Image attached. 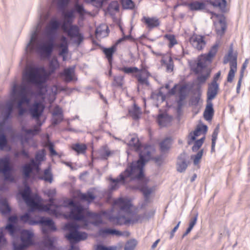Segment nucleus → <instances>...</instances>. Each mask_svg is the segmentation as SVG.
Here are the masks:
<instances>
[{"mask_svg": "<svg viewBox=\"0 0 250 250\" xmlns=\"http://www.w3.org/2000/svg\"><path fill=\"white\" fill-rule=\"evenodd\" d=\"M100 233L101 235H104V234H112L117 236H121L123 233L121 231L117 230L116 229H100Z\"/></svg>", "mask_w": 250, "mask_h": 250, "instance_id": "obj_45", "label": "nucleus"}, {"mask_svg": "<svg viewBox=\"0 0 250 250\" xmlns=\"http://www.w3.org/2000/svg\"><path fill=\"white\" fill-rule=\"evenodd\" d=\"M108 28L105 24H102L97 27L95 35L97 38H103L107 36Z\"/></svg>", "mask_w": 250, "mask_h": 250, "instance_id": "obj_30", "label": "nucleus"}, {"mask_svg": "<svg viewBox=\"0 0 250 250\" xmlns=\"http://www.w3.org/2000/svg\"><path fill=\"white\" fill-rule=\"evenodd\" d=\"M208 127L206 125H199L197 126L196 129L194 131L191 132L188 136V144L191 145L196 138L201 134L204 135L207 131Z\"/></svg>", "mask_w": 250, "mask_h": 250, "instance_id": "obj_17", "label": "nucleus"}, {"mask_svg": "<svg viewBox=\"0 0 250 250\" xmlns=\"http://www.w3.org/2000/svg\"><path fill=\"white\" fill-rule=\"evenodd\" d=\"M227 25L224 18L220 19L218 22L215 23L216 32L218 35L222 36L224 34Z\"/></svg>", "mask_w": 250, "mask_h": 250, "instance_id": "obj_31", "label": "nucleus"}, {"mask_svg": "<svg viewBox=\"0 0 250 250\" xmlns=\"http://www.w3.org/2000/svg\"><path fill=\"white\" fill-rule=\"evenodd\" d=\"M84 39L83 36L82 34L80 33L79 35L74 37L73 39H71L73 42L76 44L77 46L80 45V44L83 42Z\"/></svg>", "mask_w": 250, "mask_h": 250, "instance_id": "obj_59", "label": "nucleus"}, {"mask_svg": "<svg viewBox=\"0 0 250 250\" xmlns=\"http://www.w3.org/2000/svg\"><path fill=\"white\" fill-rule=\"evenodd\" d=\"M237 54L233 53V49L230 47L228 54L225 56L223 60L224 64L229 63L230 69L227 77V81L229 83L232 82L237 71Z\"/></svg>", "mask_w": 250, "mask_h": 250, "instance_id": "obj_8", "label": "nucleus"}, {"mask_svg": "<svg viewBox=\"0 0 250 250\" xmlns=\"http://www.w3.org/2000/svg\"><path fill=\"white\" fill-rule=\"evenodd\" d=\"M213 105L211 102L208 101V104L206 107L204 117L206 120H210L213 115Z\"/></svg>", "mask_w": 250, "mask_h": 250, "instance_id": "obj_34", "label": "nucleus"}, {"mask_svg": "<svg viewBox=\"0 0 250 250\" xmlns=\"http://www.w3.org/2000/svg\"><path fill=\"white\" fill-rule=\"evenodd\" d=\"M11 208L8 204L6 199L1 198L0 199V212L2 214H5L10 213Z\"/></svg>", "mask_w": 250, "mask_h": 250, "instance_id": "obj_37", "label": "nucleus"}, {"mask_svg": "<svg viewBox=\"0 0 250 250\" xmlns=\"http://www.w3.org/2000/svg\"><path fill=\"white\" fill-rule=\"evenodd\" d=\"M164 38L166 39L169 42L168 47H172L174 45L177 44V41L175 38V36L172 34H166Z\"/></svg>", "mask_w": 250, "mask_h": 250, "instance_id": "obj_47", "label": "nucleus"}, {"mask_svg": "<svg viewBox=\"0 0 250 250\" xmlns=\"http://www.w3.org/2000/svg\"><path fill=\"white\" fill-rule=\"evenodd\" d=\"M128 112L129 115L134 120L139 119L141 114L140 108L136 104H134L132 108L129 110Z\"/></svg>", "mask_w": 250, "mask_h": 250, "instance_id": "obj_39", "label": "nucleus"}, {"mask_svg": "<svg viewBox=\"0 0 250 250\" xmlns=\"http://www.w3.org/2000/svg\"><path fill=\"white\" fill-rule=\"evenodd\" d=\"M219 44L216 43L213 45L207 54H204L200 56L198 61H202L204 64H207V61H210L216 55L218 48Z\"/></svg>", "mask_w": 250, "mask_h": 250, "instance_id": "obj_23", "label": "nucleus"}, {"mask_svg": "<svg viewBox=\"0 0 250 250\" xmlns=\"http://www.w3.org/2000/svg\"><path fill=\"white\" fill-rule=\"evenodd\" d=\"M203 150H200L195 155H192L191 158L193 159V163L197 165L200 162V161L203 156Z\"/></svg>", "mask_w": 250, "mask_h": 250, "instance_id": "obj_54", "label": "nucleus"}, {"mask_svg": "<svg viewBox=\"0 0 250 250\" xmlns=\"http://www.w3.org/2000/svg\"><path fill=\"white\" fill-rule=\"evenodd\" d=\"M120 71H122L126 74H131L137 73L139 71V69L136 67H124L119 68Z\"/></svg>", "mask_w": 250, "mask_h": 250, "instance_id": "obj_51", "label": "nucleus"}, {"mask_svg": "<svg viewBox=\"0 0 250 250\" xmlns=\"http://www.w3.org/2000/svg\"><path fill=\"white\" fill-rule=\"evenodd\" d=\"M14 102L13 101H9L6 102L5 105L3 107L1 115L2 116V121L0 122V150H2L6 146L7 144V139L4 134V132L6 130V124L8 119L10 117L11 114L13 111Z\"/></svg>", "mask_w": 250, "mask_h": 250, "instance_id": "obj_6", "label": "nucleus"}, {"mask_svg": "<svg viewBox=\"0 0 250 250\" xmlns=\"http://www.w3.org/2000/svg\"><path fill=\"white\" fill-rule=\"evenodd\" d=\"M60 26V22L57 21H52L50 22L49 27L52 30H56Z\"/></svg>", "mask_w": 250, "mask_h": 250, "instance_id": "obj_62", "label": "nucleus"}, {"mask_svg": "<svg viewBox=\"0 0 250 250\" xmlns=\"http://www.w3.org/2000/svg\"><path fill=\"white\" fill-rule=\"evenodd\" d=\"M124 83V78L121 75L114 77V81L112 84L113 86L122 87Z\"/></svg>", "mask_w": 250, "mask_h": 250, "instance_id": "obj_49", "label": "nucleus"}, {"mask_svg": "<svg viewBox=\"0 0 250 250\" xmlns=\"http://www.w3.org/2000/svg\"><path fill=\"white\" fill-rule=\"evenodd\" d=\"M56 230V228L54 222L51 219L48 218V231L49 230L55 231Z\"/></svg>", "mask_w": 250, "mask_h": 250, "instance_id": "obj_63", "label": "nucleus"}, {"mask_svg": "<svg viewBox=\"0 0 250 250\" xmlns=\"http://www.w3.org/2000/svg\"><path fill=\"white\" fill-rule=\"evenodd\" d=\"M189 9L192 11H200L206 8V4L201 1H193L188 4Z\"/></svg>", "mask_w": 250, "mask_h": 250, "instance_id": "obj_33", "label": "nucleus"}, {"mask_svg": "<svg viewBox=\"0 0 250 250\" xmlns=\"http://www.w3.org/2000/svg\"><path fill=\"white\" fill-rule=\"evenodd\" d=\"M48 250H63L61 247H57L54 242L52 240L51 238L48 235ZM69 250H77V248L73 245L71 246V248Z\"/></svg>", "mask_w": 250, "mask_h": 250, "instance_id": "obj_40", "label": "nucleus"}, {"mask_svg": "<svg viewBox=\"0 0 250 250\" xmlns=\"http://www.w3.org/2000/svg\"><path fill=\"white\" fill-rule=\"evenodd\" d=\"M149 75V73L146 70H142L141 74L137 75L136 77L139 83L141 84H148L147 77Z\"/></svg>", "mask_w": 250, "mask_h": 250, "instance_id": "obj_41", "label": "nucleus"}, {"mask_svg": "<svg viewBox=\"0 0 250 250\" xmlns=\"http://www.w3.org/2000/svg\"><path fill=\"white\" fill-rule=\"evenodd\" d=\"M116 246L105 247L104 246L99 245L97 246L96 250H117Z\"/></svg>", "mask_w": 250, "mask_h": 250, "instance_id": "obj_61", "label": "nucleus"}, {"mask_svg": "<svg viewBox=\"0 0 250 250\" xmlns=\"http://www.w3.org/2000/svg\"><path fill=\"white\" fill-rule=\"evenodd\" d=\"M79 226L75 222L68 223L65 225L63 229L68 231L65 237L70 242H79L86 239L87 235L86 233L78 231Z\"/></svg>", "mask_w": 250, "mask_h": 250, "instance_id": "obj_7", "label": "nucleus"}, {"mask_svg": "<svg viewBox=\"0 0 250 250\" xmlns=\"http://www.w3.org/2000/svg\"><path fill=\"white\" fill-rule=\"evenodd\" d=\"M171 144L172 141L170 138L165 139L160 144L161 151L163 152L167 151L170 148Z\"/></svg>", "mask_w": 250, "mask_h": 250, "instance_id": "obj_46", "label": "nucleus"}, {"mask_svg": "<svg viewBox=\"0 0 250 250\" xmlns=\"http://www.w3.org/2000/svg\"><path fill=\"white\" fill-rule=\"evenodd\" d=\"M39 12L40 19L36 29L31 32L26 51L35 53L43 60L47 58V12L45 9Z\"/></svg>", "mask_w": 250, "mask_h": 250, "instance_id": "obj_2", "label": "nucleus"}, {"mask_svg": "<svg viewBox=\"0 0 250 250\" xmlns=\"http://www.w3.org/2000/svg\"><path fill=\"white\" fill-rule=\"evenodd\" d=\"M66 87L58 86L54 85L49 88H48V103H52L56 99L58 92L61 91H65Z\"/></svg>", "mask_w": 250, "mask_h": 250, "instance_id": "obj_24", "label": "nucleus"}, {"mask_svg": "<svg viewBox=\"0 0 250 250\" xmlns=\"http://www.w3.org/2000/svg\"><path fill=\"white\" fill-rule=\"evenodd\" d=\"M5 229L9 232L11 235H13L15 232V228L12 224H8L5 227Z\"/></svg>", "mask_w": 250, "mask_h": 250, "instance_id": "obj_64", "label": "nucleus"}, {"mask_svg": "<svg viewBox=\"0 0 250 250\" xmlns=\"http://www.w3.org/2000/svg\"><path fill=\"white\" fill-rule=\"evenodd\" d=\"M205 139V137L204 136L201 139L195 142L192 148L193 151H196L200 148L204 143Z\"/></svg>", "mask_w": 250, "mask_h": 250, "instance_id": "obj_53", "label": "nucleus"}, {"mask_svg": "<svg viewBox=\"0 0 250 250\" xmlns=\"http://www.w3.org/2000/svg\"><path fill=\"white\" fill-rule=\"evenodd\" d=\"M33 211H29V208L27 212L20 217V220L23 223H28L31 225L38 224L41 225L42 232L44 234V236L45 237L47 234V218H42L39 221H34L32 219L30 215V213Z\"/></svg>", "mask_w": 250, "mask_h": 250, "instance_id": "obj_12", "label": "nucleus"}, {"mask_svg": "<svg viewBox=\"0 0 250 250\" xmlns=\"http://www.w3.org/2000/svg\"><path fill=\"white\" fill-rule=\"evenodd\" d=\"M79 197L82 201L90 203L95 199L96 195L93 190H89L85 193H80Z\"/></svg>", "mask_w": 250, "mask_h": 250, "instance_id": "obj_29", "label": "nucleus"}, {"mask_svg": "<svg viewBox=\"0 0 250 250\" xmlns=\"http://www.w3.org/2000/svg\"><path fill=\"white\" fill-rule=\"evenodd\" d=\"M23 77L28 83L40 86L47 80V71L42 66H30L27 68Z\"/></svg>", "mask_w": 250, "mask_h": 250, "instance_id": "obj_4", "label": "nucleus"}, {"mask_svg": "<svg viewBox=\"0 0 250 250\" xmlns=\"http://www.w3.org/2000/svg\"><path fill=\"white\" fill-rule=\"evenodd\" d=\"M32 93L30 88L27 86H21L18 90V95L20 98L17 106H22L23 104H29L30 99L28 96Z\"/></svg>", "mask_w": 250, "mask_h": 250, "instance_id": "obj_14", "label": "nucleus"}, {"mask_svg": "<svg viewBox=\"0 0 250 250\" xmlns=\"http://www.w3.org/2000/svg\"><path fill=\"white\" fill-rule=\"evenodd\" d=\"M33 236L34 234L32 231L29 230H22L21 236L22 244L17 245L14 243V250H24L25 248L33 245Z\"/></svg>", "mask_w": 250, "mask_h": 250, "instance_id": "obj_11", "label": "nucleus"}, {"mask_svg": "<svg viewBox=\"0 0 250 250\" xmlns=\"http://www.w3.org/2000/svg\"><path fill=\"white\" fill-rule=\"evenodd\" d=\"M193 71L198 76L197 81L199 84L205 83L210 75V71L207 67V64H204L202 61H197V62L192 68Z\"/></svg>", "mask_w": 250, "mask_h": 250, "instance_id": "obj_10", "label": "nucleus"}, {"mask_svg": "<svg viewBox=\"0 0 250 250\" xmlns=\"http://www.w3.org/2000/svg\"><path fill=\"white\" fill-rule=\"evenodd\" d=\"M137 245V242L135 240L128 241L125 245V250H134Z\"/></svg>", "mask_w": 250, "mask_h": 250, "instance_id": "obj_57", "label": "nucleus"}, {"mask_svg": "<svg viewBox=\"0 0 250 250\" xmlns=\"http://www.w3.org/2000/svg\"><path fill=\"white\" fill-rule=\"evenodd\" d=\"M98 156L102 159H107L111 156L113 153V151H111L107 146H102L98 150Z\"/></svg>", "mask_w": 250, "mask_h": 250, "instance_id": "obj_32", "label": "nucleus"}, {"mask_svg": "<svg viewBox=\"0 0 250 250\" xmlns=\"http://www.w3.org/2000/svg\"><path fill=\"white\" fill-rule=\"evenodd\" d=\"M189 42L192 46L198 50H202L206 44L204 37L198 35H193L191 36Z\"/></svg>", "mask_w": 250, "mask_h": 250, "instance_id": "obj_18", "label": "nucleus"}, {"mask_svg": "<svg viewBox=\"0 0 250 250\" xmlns=\"http://www.w3.org/2000/svg\"><path fill=\"white\" fill-rule=\"evenodd\" d=\"M60 75L65 83L76 80L75 76V67L65 68L62 72L60 73Z\"/></svg>", "mask_w": 250, "mask_h": 250, "instance_id": "obj_21", "label": "nucleus"}, {"mask_svg": "<svg viewBox=\"0 0 250 250\" xmlns=\"http://www.w3.org/2000/svg\"><path fill=\"white\" fill-rule=\"evenodd\" d=\"M48 150L49 151V156L53 159L54 157H58L61 158L63 154L62 152H57L54 149V144L48 139ZM53 160V159H52Z\"/></svg>", "mask_w": 250, "mask_h": 250, "instance_id": "obj_35", "label": "nucleus"}, {"mask_svg": "<svg viewBox=\"0 0 250 250\" xmlns=\"http://www.w3.org/2000/svg\"><path fill=\"white\" fill-rule=\"evenodd\" d=\"M71 148L78 154H84L85 152L87 147L83 144L77 143L72 145Z\"/></svg>", "mask_w": 250, "mask_h": 250, "instance_id": "obj_42", "label": "nucleus"}, {"mask_svg": "<svg viewBox=\"0 0 250 250\" xmlns=\"http://www.w3.org/2000/svg\"><path fill=\"white\" fill-rule=\"evenodd\" d=\"M116 51V46L113 45L110 48H104L103 49V52L106 56L108 62L111 63L112 60V56L113 53Z\"/></svg>", "mask_w": 250, "mask_h": 250, "instance_id": "obj_43", "label": "nucleus"}, {"mask_svg": "<svg viewBox=\"0 0 250 250\" xmlns=\"http://www.w3.org/2000/svg\"><path fill=\"white\" fill-rule=\"evenodd\" d=\"M31 190L28 186H25L21 193V196L30 211H47V205H42V198L38 195H30Z\"/></svg>", "mask_w": 250, "mask_h": 250, "instance_id": "obj_5", "label": "nucleus"}, {"mask_svg": "<svg viewBox=\"0 0 250 250\" xmlns=\"http://www.w3.org/2000/svg\"><path fill=\"white\" fill-rule=\"evenodd\" d=\"M122 6L125 9H133L135 4L132 0H122Z\"/></svg>", "mask_w": 250, "mask_h": 250, "instance_id": "obj_52", "label": "nucleus"}, {"mask_svg": "<svg viewBox=\"0 0 250 250\" xmlns=\"http://www.w3.org/2000/svg\"><path fill=\"white\" fill-rule=\"evenodd\" d=\"M162 61L165 64L167 72H171L173 71L174 65L171 57H168V62H167V61L164 60H162Z\"/></svg>", "mask_w": 250, "mask_h": 250, "instance_id": "obj_50", "label": "nucleus"}, {"mask_svg": "<svg viewBox=\"0 0 250 250\" xmlns=\"http://www.w3.org/2000/svg\"><path fill=\"white\" fill-rule=\"evenodd\" d=\"M136 217L135 219H132L131 221L134 222H142L146 218V214H136Z\"/></svg>", "mask_w": 250, "mask_h": 250, "instance_id": "obj_60", "label": "nucleus"}, {"mask_svg": "<svg viewBox=\"0 0 250 250\" xmlns=\"http://www.w3.org/2000/svg\"><path fill=\"white\" fill-rule=\"evenodd\" d=\"M67 204L72 207L69 214L70 218L75 220L85 221V217L83 215V207L81 205H76L72 200H68Z\"/></svg>", "mask_w": 250, "mask_h": 250, "instance_id": "obj_13", "label": "nucleus"}, {"mask_svg": "<svg viewBox=\"0 0 250 250\" xmlns=\"http://www.w3.org/2000/svg\"><path fill=\"white\" fill-rule=\"evenodd\" d=\"M61 28L63 31L66 33L67 36L71 39H73L74 37L79 35L80 33L79 28L76 25H66V24H62Z\"/></svg>", "mask_w": 250, "mask_h": 250, "instance_id": "obj_19", "label": "nucleus"}, {"mask_svg": "<svg viewBox=\"0 0 250 250\" xmlns=\"http://www.w3.org/2000/svg\"><path fill=\"white\" fill-rule=\"evenodd\" d=\"M141 21L145 24L146 28L150 30L158 28L161 24L160 19L157 17L144 16Z\"/></svg>", "mask_w": 250, "mask_h": 250, "instance_id": "obj_16", "label": "nucleus"}, {"mask_svg": "<svg viewBox=\"0 0 250 250\" xmlns=\"http://www.w3.org/2000/svg\"><path fill=\"white\" fill-rule=\"evenodd\" d=\"M85 216L89 220L90 223L95 226H98L102 223V214L101 213L87 211Z\"/></svg>", "mask_w": 250, "mask_h": 250, "instance_id": "obj_27", "label": "nucleus"}, {"mask_svg": "<svg viewBox=\"0 0 250 250\" xmlns=\"http://www.w3.org/2000/svg\"><path fill=\"white\" fill-rule=\"evenodd\" d=\"M58 47L61 49L59 52V55L62 57L63 61H65L68 51V44H59Z\"/></svg>", "mask_w": 250, "mask_h": 250, "instance_id": "obj_48", "label": "nucleus"}, {"mask_svg": "<svg viewBox=\"0 0 250 250\" xmlns=\"http://www.w3.org/2000/svg\"><path fill=\"white\" fill-rule=\"evenodd\" d=\"M209 3L213 6L218 7L222 12H225L226 6V0H209Z\"/></svg>", "mask_w": 250, "mask_h": 250, "instance_id": "obj_38", "label": "nucleus"}, {"mask_svg": "<svg viewBox=\"0 0 250 250\" xmlns=\"http://www.w3.org/2000/svg\"><path fill=\"white\" fill-rule=\"evenodd\" d=\"M179 91V102L183 101L186 97V88L184 86H180L179 87L178 89Z\"/></svg>", "mask_w": 250, "mask_h": 250, "instance_id": "obj_58", "label": "nucleus"}, {"mask_svg": "<svg viewBox=\"0 0 250 250\" xmlns=\"http://www.w3.org/2000/svg\"><path fill=\"white\" fill-rule=\"evenodd\" d=\"M152 98L158 101V104L163 102L165 100V96L161 92L157 94H153Z\"/></svg>", "mask_w": 250, "mask_h": 250, "instance_id": "obj_56", "label": "nucleus"}, {"mask_svg": "<svg viewBox=\"0 0 250 250\" xmlns=\"http://www.w3.org/2000/svg\"><path fill=\"white\" fill-rule=\"evenodd\" d=\"M219 89V84L210 83L208 84L207 90V102H210L217 96Z\"/></svg>", "mask_w": 250, "mask_h": 250, "instance_id": "obj_26", "label": "nucleus"}, {"mask_svg": "<svg viewBox=\"0 0 250 250\" xmlns=\"http://www.w3.org/2000/svg\"><path fill=\"white\" fill-rule=\"evenodd\" d=\"M74 11L70 10L67 12H63V16L64 17V21L62 24H66V25H70L72 22V18L73 17Z\"/></svg>", "mask_w": 250, "mask_h": 250, "instance_id": "obj_44", "label": "nucleus"}, {"mask_svg": "<svg viewBox=\"0 0 250 250\" xmlns=\"http://www.w3.org/2000/svg\"><path fill=\"white\" fill-rule=\"evenodd\" d=\"M33 168H35L37 171L39 170V164L34 159H32L29 164L25 165L23 167V173L25 179L29 177L30 174Z\"/></svg>", "mask_w": 250, "mask_h": 250, "instance_id": "obj_25", "label": "nucleus"}, {"mask_svg": "<svg viewBox=\"0 0 250 250\" xmlns=\"http://www.w3.org/2000/svg\"><path fill=\"white\" fill-rule=\"evenodd\" d=\"M63 119L62 109L59 106H56L52 112V119L51 120L52 126L60 124Z\"/></svg>", "mask_w": 250, "mask_h": 250, "instance_id": "obj_20", "label": "nucleus"}, {"mask_svg": "<svg viewBox=\"0 0 250 250\" xmlns=\"http://www.w3.org/2000/svg\"><path fill=\"white\" fill-rule=\"evenodd\" d=\"M54 47V44L48 39V58L51 55ZM48 77L51 73L59 67V63L56 57L49 60L48 58Z\"/></svg>", "mask_w": 250, "mask_h": 250, "instance_id": "obj_15", "label": "nucleus"}, {"mask_svg": "<svg viewBox=\"0 0 250 250\" xmlns=\"http://www.w3.org/2000/svg\"><path fill=\"white\" fill-rule=\"evenodd\" d=\"M187 155L183 152L181 153L177 158L176 163V169L179 172H184L187 169L188 162L187 161Z\"/></svg>", "mask_w": 250, "mask_h": 250, "instance_id": "obj_22", "label": "nucleus"}, {"mask_svg": "<svg viewBox=\"0 0 250 250\" xmlns=\"http://www.w3.org/2000/svg\"><path fill=\"white\" fill-rule=\"evenodd\" d=\"M43 110V107L40 103L34 104L29 109V112L32 117L38 118L42 114Z\"/></svg>", "mask_w": 250, "mask_h": 250, "instance_id": "obj_28", "label": "nucleus"}, {"mask_svg": "<svg viewBox=\"0 0 250 250\" xmlns=\"http://www.w3.org/2000/svg\"><path fill=\"white\" fill-rule=\"evenodd\" d=\"M127 144L135 151L139 152V159L136 162H132L117 178H110V189L112 190H116L121 185L127 184L130 182H133L137 185L134 186H130V188L132 189H140L144 196L145 201L147 202L153 188L146 186V181L144 177L143 167L145 163L151 158L152 148L149 146H141L138 137L135 135L130 136Z\"/></svg>", "mask_w": 250, "mask_h": 250, "instance_id": "obj_1", "label": "nucleus"}, {"mask_svg": "<svg viewBox=\"0 0 250 250\" xmlns=\"http://www.w3.org/2000/svg\"><path fill=\"white\" fill-rule=\"evenodd\" d=\"M131 206L130 202L127 199L120 198L115 200L111 211L113 212L115 210H119L118 214L116 216L109 215V220L118 225L136 223L131 221L136 218V213L131 211Z\"/></svg>", "mask_w": 250, "mask_h": 250, "instance_id": "obj_3", "label": "nucleus"}, {"mask_svg": "<svg viewBox=\"0 0 250 250\" xmlns=\"http://www.w3.org/2000/svg\"><path fill=\"white\" fill-rule=\"evenodd\" d=\"M171 121V118L166 114H159L157 118L159 125L162 127L167 126Z\"/></svg>", "mask_w": 250, "mask_h": 250, "instance_id": "obj_36", "label": "nucleus"}, {"mask_svg": "<svg viewBox=\"0 0 250 250\" xmlns=\"http://www.w3.org/2000/svg\"><path fill=\"white\" fill-rule=\"evenodd\" d=\"M197 95L192 98L190 100V103L192 105H196L199 104L200 102L201 96V91L200 88L197 89Z\"/></svg>", "mask_w": 250, "mask_h": 250, "instance_id": "obj_55", "label": "nucleus"}, {"mask_svg": "<svg viewBox=\"0 0 250 250\" xmlns=\"http://www.w3.org/2000/svg\"><path fill=\"white\" fill-rule=\"evenodd\" d=\"M13 167L10 165V158L5 156L0 158V174H2L5 181L11 183L15 182V179L12 175Z\"/></svg>", "mask_w": 250, "mask_h": 250, "instance_id": "obj_9", "label": "nucleus"}]
</instances>
